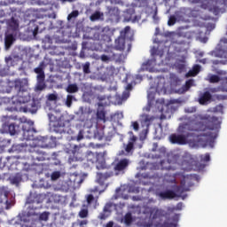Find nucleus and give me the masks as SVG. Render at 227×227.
Listing matches in <instances>:
<instances>
[{
  "label": "nucleus",
  "mask_w": 227,
  "mask_h": 227,
  "mask_svg": "<svg viewBox=\"0 0 227 227\" xmlns=\"http://www.w3.org/2000/svg\"><path fill=\"white\" fill-rule=\"evenodd\" d=\"M220 125L219 118L207 116L197 124V128L190 125V132L185 135H170V142L173 145H187L188 137H196L194 132H202L197 136L199 143L202 145V146H208V145L211 146L217 138V129Z\"/></svg>",
  "instance_id": "nucleus-1"
},
{
  "label": "nucleus",
  "mask_w": 227,
  "mask_h": 227,
  "mask_svg": "<svg viewBox=\"0 0 227 227\" xmlns=\"http://www.w3.org/2000/svg\"><path fill=\"white\" fill-rule=\"evenodd\" d=\"M14 88L18 90L17 103L24 105L20 106V110L23 111V113H36L40 102L35 98L31 99L27 81L20 79L15 80Z\"/></svg>",
  "instance_id": "nucleus-2"
},
{
  "label": "nucleus",
  "mask_w": 227,
  "mask_h": 227,
  "mask_svg": "<svg viewBox=\"0 0 227 227\" xmlns=\"http://www.w3.org/2000/svg\"><path fill=\"white\" fill-rule=\"evenodd\" d=\"M84 160H86L89 166L91 164H98L97 168H104L106 164V158H104V154L102 153H93L91 151H88L85 153Z\"/></svg>",
  "instance_id": "nucleus-3"
},
{
  "label": "nucleus",
  "mask_w": 227,
  "mask_h": 227,
  "mask_svg": "<svg viewBox=\"0 0 227 227\" xmlns=\"http://www.w3.org/2000/svg\"><path fill=\"white\" fill-rule=\"evenodd\" d=\"M28 152L29 157L31 160H33L34 164H36V162H43V160H47V159H49V154L38 146L29 145Z\"/></svg>",
  "instance_id": "nucleus-4"
},
{
  "label": "nucleus",
  "mask_w": 227,
  "mask_h": 227,
  "mask_svg": "<svg viewBox=\"0 0 227 227\" xmlns=\"http://www.w3.org/2000/svg\"><path fill=\"white\" fill-rule=\"evenodd\" d=\"M23 139L26 141H35V134H36V129H35V122L33 121H28L22 124Z\"/></svg>",
  "instance_id": "nucleus-5"
},
{
  "label": "nucleus",
  "mask_w": 227,
  "mask_h": 227,
  "mask_svg": "<svg viewBox=\"0 0 227 227\" xmlns=\"http://www.w3.org/2000/svg\"><path fill=\"white\" fill-rule=\"evenodd\" d=\"M48 116L50 121L53 123V130L56 134H67L68 132L65 124L59 121V116L54 114H49Z\"/></svg>",
  "instance_id": "nucleus-6"
},
{
  "label": "nucleus",
  "mask_w": 227,
  "mask_h": 227,
  "mask_svg": "<svg viewBox=\"0 0 227 227\" xmlns=\"http://www.w3.org/2000/svg\"><path fill=\"white\" fill-rule=\"evenodd\" d=\"M129 33H130V27L127 26L122 31H121V35L115 39V49L117 51H125V39Z\"/></svg>",
  "instance_id": "nucleus-7"
},
{
  "label": "nucleus",
  "mask_w": 227,
  "mask_h": 227,
  "mask_svg": "<svg viewBox=\"0 0 227 227\" xmlns=\"http://www.w3.org/2000/svg\"><path fill=\"white\" fill-rule=\"evenodd\" d=\"M213 4H215V0H204L203 3L201 4V8H203L204 10H209L211 13L217 16L219 15V13H221V9Z\"/></svg>",
  "instance_id": "nucleus-8"
},
{
  "label": "nucleus",
  "mask_w": 227,
  "mask_h": 227,
  "mask_svg": "<svg viewBox=\"0 0 227 227\" xmlns=\"http://www.w3.org/2000/svg\"><path fill=\"white\" fill-rule=\"evenodd\" d=\"M124 20L126 22H139L141 20V15H137L134 8H129L124 14Z\"/></svg>",
  "instance_id": "nucleus-9"
},
{
  "label": "nucleus",
  "mask_w": 227,
  "mask_h": 227,
  "mask_svg": "<svg viewBox=\"0 0 227 227\" xmlns=\"http://www.w3.org/2000/svg\"><path fill=\"white\" fill-rule=\"evenodd\" d=\"M43 202V194L38 193L36 192H31L27 198V204L33 205L36 203L37 205Z\"/></svg>",
  "instance_id": "nucleus-10"
},
{
  "label": "nucleus",
  "mask_w": 227,
  "mask_h": 227,
  "mask_svg": "<svg viewBox=\"0 0 227 227\" xmlns=\"http://www.w3.org/2000/svg\"><path fill=\"white\" fill-rule=\"evenodd\" d=\"M114 176V172L109 170L106 172H98L96 175V182L99 184V185H104L106 180H109L112 176Z\"/></svg>",
  "instance_id": "nucleus-11"
},
{
  "label": "nucleus",
  "mask_w": 227,
  "mask_h": 227,
  "mask_svg": "<svg viewBox=\"0 0 227 227\" xmlns=\"http://www.w3.org/2000/svg\"><path fill=\"white\" fill-rule=\"evenodd\" d=\"M129 134L130 137L129 138L128 144L123 145L126 153H131V152H134V145H136V141H137V137L134 135V132L129 131Z\"/></svg>",
  "instance_id": "nucleus-12"
},
{
  "label": "nucleus",
  "mask_w": 227,
  "mask_h": 227,
  "mask_svg": "<svg viewBox=\"0 0 227 227\" xmlns=\"http://www.w3.org/2000/svg\"><path fill=\"white\" fill-rule=\"evenodd\" d=\"M29 146H38L39 149L49 148V138L45 137H40L37 139H34L32 144H29Z\"/></svg>",
  "instance_id": "nucleus-13"
},
{
  "label": "nucleus",
  "mask_w": 227,
  "mask_h": 227,
  "mask_svg": "<svg viewBox=\"0 0 227 227\" xmlns=\"http://www.w3.org/2000/svg\"><path fill=\"white\" fill-rule=\"evenodd\" d=\"M129 160L124 158L120 160L114 166L115 171H125L126 168H129Z\"/></svg>",
  "instance_id": "nucleus-14"
},
{
  "label": "nucleus",
  "mask_w": 227,
  "mask_h": 227,
  "mask_svg": "<svg viewBox=\"0 0 227 227\" xmlns=\"http://www.w3.org/2000/svg\"><path fill=\"white\" fill-rule=\"evenodd\" d=\"M108 15L111 20H120V9L118 7H108Z\"/></svg>",
  "instance_id": "nucleus-15"
},
{
  "label": "nucleus",
  "mask_w": 227,
  "mask_h": 227,
  "mask_svg": "<svg viewBox=\"0 0 227 227\" xmlns=\"http://www.w3.org/2000/svg\"><path fill=\"white\" fill-rule=\"evenodd\" d=\"M210 100H212V94H210L209 91H205L202 95H200L199 103L200 106H207Z\"/></svg>",
  "instance_id": "nucleus-16"
},
{
  "label": "nucleus",
  "mask_w": 227,
  "mask_h": 227,
  "mask_svg": "<svg viewBox=\"0 0 227 227\" xmlns=\"http://www.w3.org/2000/svg\"><path fill=\"white\" fill-rule=\"evenodd\" d=\"M149 214L151 219H159V217H162V209H159V207H151L149 210Z\"/></svg>",
  "instance_id": "nucleus-17"
},
{
  "label": "nucleus",
  "mask_w": 227,
  "mask_h": 227,
  "mask_svg": "<svg viewBox=\"0 0 227 227\" xmlns=\"http://www.w3.org/2000/svg\"><path fill=\"white\" fill-rule=\"evenodd\" d=\"M160 196L162 198V200H173L174 198H176V192H173L172 190H167L165 192H161Z\"/></svg>",
  "instance_id": "nucleus-18"
},
{
  "label": "nucleus",
  "mask_w": 227,
  "mask_h": 227,
  "mask_svg": "<svg viewBox=\"0 0 227 227\" xmlns=\"http://www.w3.org/2000/svg\"><path fill=\"white\" fill-rule=\"evenodd\" d=\"M8 131L11 136H17L20 132V126L16 125L15 123H11L8 126Z\"/></svg>",
  "instance_id": "nucleus-19"
},
{
  "label": "nucleus",
  "mask_w": 227,
  "mask_h": 227,
  "mask_svg": "<svg viewBox=\"0 0 227 227\" xmlns=\"http://www.w3.org/2000/svg\"><path fill=\"white\" fill-rule=\"evenodd\" d=\"M36 81L35 91H43V90L47 88V84H45V78H36Z\"/></svg>",
  "instance_id": "nucleus-20"
},
{
  "label": "nucleus",
  "mask_w": 227,
  "mask_h": 227,
  "mask_svg": "<svg viewBox=\"0 0 227 227\" xmlns=\"http://www.w3.org/2000/svg\"><path fill=\"white\" fill-rule=\"evenodd\" d=\"M191 189L185 186V180H182L179 186H176L175 191L177 194H184V192H189Z\"/></svg>",
  "instance_id": "nucleus-21"
},
{
  "label": "nucleus",
  "mask_w": 227,
  "mask_h": 227,
  "mask_svg": "<svg viewBox=\"0 0 227 227\" xmlns=\"http://www.w3.org/2000/svg\"><path fill=\"white\" fill-rule=\"evenodd\" d=\"M201 70V67L200 65H195L192 69H191L187 74L186 77H196L197 74H200Z\"/></svg>",
  "instance_id": "nucleus-22"
},
{
  "label": "nucleus",
  "mask_w": 227,
  "mask_h": 227,
  "mask_svg": "<svg viewBox=\"0 0 227 227\" xmlns=\"http://www.w3.org/2000/svg\"><path fill=\"white\" fill-rule=\"evenodd\" d=\"M43 67V62H42L38 67L34 69V72L37 74L36 79L45 78V72H43V67Z\"/></svg>",
  "instance_id": "nucleus-23"
},
{
  "label": "nucleus",
  "mask_w": 227,
  "mask_h": 227,
  "mask_svg": "<svg viewBox=\"0 0 227 227\" xmlns=\"http://www.w3.org/2000/svg\"><path fill=\"white\" fill-rule=\"evenodd\" d=\"M13 42H15V35H13V34L5 35V47H7V49H10V47L13 45Z\"/></svg>",
  "instance_id": "nucleus-24"
},
{
  "label": "nucleus",
  "mask_w": 227,
  "mask_h": 227,
  "mask_svg": "<svg viewBox=\"0 0 227 227\" xmlns=\"http://www.w3.org/2000/svg\"><path fill=\"white\" fill-rule=\"evenodd\" d=\"M192 86H194V80L190 79V80L186 81L184 85L182 86L181 93H185V91H189V90H191V88H192Z\"/></svg>",
  "instance_id": "nucleus-25"
},
{
  "label": "nucleus",
  "mask_w": 227,
  "mask_h": 227,
  "mask_svg": "<svg viewBox=\"0 0 227 227\" xmlns=\"http://www.w3.org/2000/svg\"><path fill=\"white\" fill-rule=\"evenodd\" d=\"M160 167L161 169H166L167 171H171V169L175 170V168L171 166V162H169V160H161Z\"/></svg>",
  "instance_id": "nucleus-26"
},
{
  "label": "nucleus",
  "mask_w": 227,
  "mask_h": 227,
  "mask_svg": "<svg viewBox=\"0 0 227 227\" xmlns=\"http://www.w3.org/2000/svg\"><path fill=\"white\" fill-rule=\"evenodd\" d=\"M66 90L67 93H77L79 87L75 83H71L67 87Z\"/></svg>",
  "instance_id": "nucleus-27"
},
{
  "label": "nucleus",
  "mask_w": 227,
  "mask_h": 227,
  "mask_svg": "<svg viewBox=\"0 0 227 227\" xmlns=\"http://www.w3.org/2000/svg\"><path fill=\"white\" fill-rule=\"evenodd\" d=\"M9 27H11L12 31H17V29H19V21L14 18H12L9 21Z\"/></svg>",
  "instance_id": "nucleus-28"
},
{
  "label": "nucleus",
  "mask_w": 227,
  "mask_h": 227,
  "mask_svg": "<svg viewBox=\"0 0 227 227\" xmlns=\"http://www.w3.org/2000/svg\"><path fill=\"white\" fill-rule=\"evenodd\" d=\"M97 120L98 121H103V123H106V112L104 110H100L97 112Z\"/></svg>",
  "instance_id": "nucleus-29"
},
{
  "label": "nucleus",
  "mask_w": 227,
  "mask_h": 227,
  "mask_svg": "<svg viewBox=\"0 0 227 227\" xmlns=\"http://www.w3.org/2000/svg\"><path fill=\"white\" fill-rule=\"evenodd\" d=\"M221 77H219V75L216 74H211L209 76V78L207 79L208 82H210L211 84H215L217 82H220L221 81Z\"/></svg>",
  "instance_id": "nucleus-30"
},
{
  "label": "nucleus",
  "mask_w": 227,
  "mask_h": 227,
  "mask_svg": "<svg viewBox=\"0 0 227 227\" xmlns=\"http://www.w3.org/2000/svg\"><path fill=\"white\" fill-rule=\"evenodd\" d=\"M220 90L227 93V76L223 77L221 80Z\"/></svg>",
  "instance_id": "nucleus-31"
},
{
  "label": "nucleus",
  "mask_w": 227,
  "mask_h": 227,
  "mask_svg": "<svg viewBox=\"0 0 227 227\" xmlns=\"http://www.w3.org/2000/svg\"><path fill=\"white\" fill-rule=\"evenodd\" d=\"M41 189L43 188V189H51V184L49 183V182H47L46 180H44V179H41L40 181H39V185H38Z\"/></svg>",
  "instance_id": "nucleus-32"
},
{
  "label": "nucleus",
  "mask_w": 227,
  "mask_h": 227,
  "mask_svg": "<svg viewBox=\"0 0 227 227\" xmlns=\"http://www.w3.org/2000/svg\"><path fill=\"white\" fill-rule=\"evenodd\" d=\"M94 137L95 139H98L99 141H102V139H104V129H97L94 132Z\"/></svg>",
  "instance_id": "nucleus-33"
},
{
  "label": "nucleus",
  "mask_w": 227,
  "mask_h": 227,
  "mask_svg": "<svg viewBox=\"0 0 227 227\" xmlns=\"http://www.w3.org/2000/svg\"><path fill=\"white\" fill-rule=\"evenodd\" d=\"M137 5L139 8H148L150 6V0H137Z\"/></svg>",
  "instance_id": "nucleus-34"
},
{
  "label": "nucleus",
  "mask_w": 227,
  "mask_h": 227,
  "mask_svg": "<svg viewBox=\"0 0 227 227\" xmlns=\"http://www.w3.org/2000/svg\"><path fill=\"white\" fill-rule=\"evenodd\" d=\"M133 221H134V219L132 218V214L131 213H127L124 216L125 224L129 226V224H132Z\"/></svg>",
  "instance_id": "nucleus-35"
},
{
  "label": "nucleus",
  "mask_w": 227,
  "mask_h": 227,
  "mask_svg": "<svg viewBox=\"0 0 227 227\" xmlns=\"http://www.w3.org/2000/svg\"><path fill=\"white\" fill-rule=\"evenodd\" d=\"M74 98H75L72 95L67 96V99H66L67 107H72V102H73Z\"/></svg>",
  "instance_id": "nucleus-36"
},
{
  "label": "nucleus",
  "mask_w": 227,
  "mask_h": 227,
  "mask_svg": "<svg viewBox=\"0 0 227 227\" xmlns=\"http://www.w3.org/2000/svg\"><path fill=\"white\" fill-rule=\"evenodd\" d=\"M100 12H96L90 16V20L94 22V20H98L101 17Z\"/></svg>",
  "instance_id": "nucleus-37"
},
{
  "label": "nucleus",
  "mask_w": 227,
  "mask_h": 227,
  "mask_svg": "<svg viewBox=\"0 0 227 227\" xmlns=\"http://www.w3.org/2000/svg\"><path fill=\"white\" fill-rule=\"evenodd\" d=\"M61 176V172L55 171L51 173V180H58Z\"/></svg>",
  "instance_id": "nucleus-38"
},
{
  "label": "nucleus",
  "mask_w": 227,
  "mask_h": 227,
  "mask_svg": "<svg viewBox=\"0 0 227 227\" xmlns=\"http://www.w3.org/2000/svg\"><path fill=\"white\" fill-rule=\"evenodd\" d=\"M176 24V17L175 15H172L169 17L168 20V26H175Z\"/></svg>",
  "instance_id": "nucleus-39"
},
{
  "label": "nucleus",
  "mask_w": 227,
  "mask_h": 227,
  "mask_svg": "<svg viewBox=\"0 0 227 227\" xmlns=\"http://www.w3.org/2000/svg\"><path fill=\"white\" fill-rule=\"evenodd\" d=\"M79 16V11H73L70 14L67 16V20H72V19H75V17Z\"/></svg>",
  "instance_id": "nucleus-40"
},
{
  "label": "nucleus",
  "mask_w": 227,
  "mask_h": 227,
  "mask_svg": "<svg viewBox=\"0 0 227 227\" xmlns=\"http://www.w3.org/2000/svg\"><path fill=\"white\" fill-rule=\"evenodd\" d=\"M79 217H81V219H84L86 217H88V209L83 208L79 212Z\"/></svg>",
  "instance_id": "nucleus-41"
},
{
  "label": "nucleus",
  "mask_w": 227,
  "mask_h": 227,
  "mask_svg": "<svg viewBox=\"0 0 227 227\" xmlns=\"http://www.w3.org/2000/svg\"><path fill=\"white\" fill-rule=\"evenodd\" d=\"M215 113H221V114H224V106L223 105H217L215 107Z\"/></svg>",
  "instance_id": "nucleus-42"
},
{
  "label": "nucleus",
  "mask_w": 227,
  "mask_h": 227,
  "mask_svg": "<svg viewBox=\"0 0 227 227\" xmlns=\"http://www.w3.org/2000/svg\"><path fill=\"white\" fill-rule=\"evenodd\" d=\"M39 219L41 221H49V212H43L40 215Z\"/></svg>",
  "instance_id": "nucleus-43"
},
{
  "label": "nucleus",
  "mask_w": 227,
  "mask_h": 227,
  "mask_svg": "<svg viewBox=\"0 0 227 227\" xmlns=\"http://www.w3.org/2000/svg\"><path fill=\"white\" fill-rule=\"evenodd\" d=\"M170 82L174 86H179V84L182 82V80L180 78H170Z\"/></svg>",
  "instance_id": "nucleus-44"
},
{
  "label": "nucleus",
  "mask_w": 227,
  "mask_h": 227,
  "mask_svg": "<svg viewBox=\"0 0 227 227\" xmlns=\"http://www.w3.org/2000/svg\"><path fill=\"white\" fill-rule=\"evenodd\" d=\"M157 13H158L157 7H155L154 10H153V12H151V15H153V19L156 22L159 20V16L157 15Z\"/></svg>",
  "instance_id": "nucleus-45"
},
{
  "label": "nucleus",
  "mask_w": 227,
  "mask_h": 227,
  "mask_svg": "<svg viewBox=\"0 0 227 227\" xmlns=\"http://www.w3.org/2000/svg\"><path fill=\"white\" fill-rule=\"evenodd\" d=\"M20 177L19 176H13L12 179H11V182L12 184H13L14 185H19V184H20Z\"/></svg>",
  "instance_id": "nucleus-46"
},
{
  "label": "nucleus",
  "mask_w": 227,
  "mask_h": 227,
  "mask_svg": "<svg viewBox=\"0 0 227 227\" xmlns=\"http://www.w3.org/2000/svg\"><path fill=\"white\" fill-rule=\"evenodd\" d=\"M161 227H176V223H169L168 221H165L162 224Z\"/></svg>",
  "instance_id": "nucleus-47"
},
{
  "label": "nucleus",
  "mask_w": 227,
  "mask_h": 227,
  "mask_svg": "<svg viewBox=\"0 0 227 227\" xmlns=\"http://www.w3.org/2000/svg\"><path fill=\"white\" fill-rule=\"evenodd\" d=\"M83 72L85 74H91V71L90 70V62H86L84 65H83Z\"/></svg>",
  "instance_id": "nucleus-48"
},
{
  "label": "nucleus",
  "mask_w": 227,
  "mask_h": 227,
  "mask_svg": "<svg viewBox=\"0 0 227 227\" xmlns=\"http://www.w3.org/2000/svg\"><path fill=\"white\" fill-rule=\"evenodd\" d=\"M221 56L220 58H225L227 59V47L226 48H222L220 50Z\"/></svg>",
  "instance_id": "nucleus-49"
},
{
  "label": "nucleus",
  "mask_w": 227,
  "mask_h": 227,
  "mask_svg": "<svg viewBox=\"0 0 227 227\" xmlns=\"http://www.w3.org/2000/svg\"><path fill=\"white\" fill-rule=\"evenodd\" d=\"M95 201V197L92 194H89L87 196V203L89 205H91V203H93Z\"/></svg>",
  "instance_id": "nucleus-50"
},
{
  "label": "nucleus",
  "mask_w": 227,
  "mask_h": 227,
  "mask_svg": "<svg viewBox=\"0 0 227 227\" xmlns=\"http://www.w3.org/2000/svg\"><path fill=\"white\" fill-rule=\"evenodd\" d=\"M48 100H50L51 102H54V101L58 100V95H56V94H50L48 96Z\"/></svg>",
  "instance_id": "nucleus-51"
},
{
  "label": "nucleus",
  "mask_w": 227,
  "mask_h": 227,
  "mask_svg": "<svg viewBox=\"0 0 227 227\" xmlns=\"http://www.w3.org/2000/svg\"><path fill=\"white\" fill-rule=\"evenodd\" d=\"M201 160H203V162H209V160H210V154L209 153H206L204 156H201Z\"/></svg>",
  "instance_id": "nucleus-52"
},
{
  "label": "nucleus",
  "mask_w": 227,
  "mask_h": 227,
  "mask_svg": "<svg viewBox=\"0 0 227 227\" xmlns=\"http://www.w3.org/2000/svg\"><path fill=\"white\" fill-rule=\"evenodd\" d=\"M152 56H159V49L156 47H153L151 51Z\"/></svg>",
  "instance_id": "nucleus-53"
},
{
  "label": "nucleus",
  "mask_w": 227,
  "mask_h": 227,
  "mask_svg": "<svg viewBox=\"0 0 227 227\" xmlns=\"http://www.w3.org/2000/svg\"><path fill=\"white\" fill-rule=\"evenodd\" d=\"M77 141H81L82 139H84V135L82 134V130H80L77 137H76Z\"/></svg>",
  "instance_id": "nucleus-54"
},
{
  "label": "nucleus",
  "mask_w": 227,
  "mask_h": 227,
  "mask_svg": "<svg viewBox=\"0 0 227 227\" xmlns=\"http://www.w3.org/2000/svg\"><path fill=\"white\" fill-rule=\"evenodd\" d=\"M132 127H133L134 130H139V123L137 121H133Z\"/></svg>",
  "instance_id": "nucleus-55"
},
{
  "label": "nucleus",
  "mask_w": 227,
  "mask_h": 227,
  "mask_svg": "<svg viewBox=\"0 0 227 227\" xmlns=\"http://www.w3.org/2000/svg\"><path fill=\"white\" fill-rule=\"evenodd\" d=\"M215 98H217V100H226L227 96H224V95H216Z\"/></svg>",
  "instance_id": "nucleus-56"
},
{
  "label": "nucleus",
  "mask_w": 227,
  "mask_h": 227,
  "mask_svg": "<svg viewBox=\"0 0 227 227\" xmlns=\"http://www.w3.org/2000/svg\"><path fill=\"white\" fill-rule=\"evenodd\" d=\"M209 91H211V93H217V91H221V86L218 88H212L209 90Z\"/></svg>",
  "instance_id": "nucleus-57"
},
{
  "label": "nucleus",
  "mask_w": 227,
  "mask_h": 227,
  "mask_svg": "<svg viewBox=\"0 0 227 227\" xmlns=\"http://www.w3.org/2000/svg\"><path fill=\"white\" fill-rule=\"evenodd\" d=\"M54 201L55 203H59V201H61V196L58 194L54 195Z\"/></svg>",
  "instance_id": "nucleus-58"
},
{
  "label": "nucleus",
  "mask_w": 227,
  "mask_h": 227,
  "mask_svg": "<svg viewBox=\"0 0 227 227\" xmlns=\"http://www.w3.org/2000/svg\"><path fill=\"white\" fill-rule=\"evenodd\" d=\"M102 61H109V56L107 55H101Z\"/></svg>",
  "instance_id": "nucleus-59"
},
{
  "label": "nucleus",
  "mask_w": 227,
  "mask_h": 227,
  "mask_svg": "<svg viewBox=\"0 0 227 227\" xmlns=\"http://www.w3.org/2000/svg\"><path fill=\"white\" fill-rule=\"evenodd\" d=\"M94 40H100V33H98V32H96L95 34H94Z\"/></svg>",
  "instance_id": "nucleus-60"
},
{
  "label": "nucleus",
  "mask_w": 227,
  "mask_h": 227,
  "mask_svg": "<svg viewBox=\"0 0 227 227\" xmlns=\"http://www.w3.org/2000/svg\"><path fill=\"white\" fill-rule=\"evenodd\" d=\"M112 2L115 4H123V2H121V0H112Z\"/></svg>",
  "instance_id": "nucleus-61"
},
{
  "label": "nucleus",
  "mask_w": 227,
  "mask_h": 227,
  "mask_svg": "<svg viewBox=\"0 0 227 227\" xmlns=\"http://www.w3.org/2000/svg\"><path fill=\"white\" fill-rule=\"evenodd\" d=\"M113 226H114V223L113 222H108L106 225V227H113Z\"/></svg>",
  "instance_id": "nucleus-62"
},
{
  "label": "nucleus",
  "mask_w": 227,
  "mask_h": 227,
  "mask_svg": "<svg viewBox=\"0 0 227 227\" xmlns=\"http://www.w3.org/2000/svg\"><path fill=\"white\" fill-rule=\"evenodd\" d=\"M144 227H152L153 226V223H145L143 224Z\"/></svg>",
  "instance_id": "nucleus-63"
},
{
  "label": "nucleus",
  "mask_w": 227,
  "mask_h": 227,
  "mask_svg": "<svg viewBox=\"0 0 227 227\" xmlns=\"http://www.w3.org/2000/svg\"><path fill=\"white\" fill-rule=\"evenodd\" d=\"M98 100H100V101L106 100V96H98Z\"/></svg>",
  "instance_id": "nucleus-64"
}]
</instances>
